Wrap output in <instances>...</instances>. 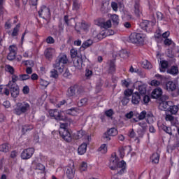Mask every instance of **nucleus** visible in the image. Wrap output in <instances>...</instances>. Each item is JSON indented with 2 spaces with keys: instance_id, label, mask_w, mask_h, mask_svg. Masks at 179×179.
Wrapping results in <instances>:
<instances>
[{
  "instance_id": "nucleus-53",
  "label": "nucleus",
  "mask_w": 179,
  "mask_h": 179,
  "mask_svg": "<svg viewBox=\"0 0 179 179\" xmlns=\"http://www.w3.org/2000/svg\"><path fill=\"white\" fill-rule=\"evenodd\" d=\"M138 125H139V127H141V128L143 129V132H145L146 131V128H148V125L146 124V122H138Z\"/></svg>"
},
{
  "instance_id": "nucleus-25",
  "label": "nucleus",
  "mask_w": 179,
  "mask_h": 179,
  "mask_svg": "<svg viewBox=\"0 0 179 179\" xmlns=\"http://www.w3.org/2000/svg\"><path fill=\"white\" fill-rule=\"evenodd\" d=\"M150 160L152 163H154L155 164H159V162L160 160V154L157 152L152 154V155L150 157Z\"/></svg>"
},
{
  "instance_id": "nucleus-34",
  "label": "nucleus",
  "mask_w": 179,
  "mask_h": 179,
  "mask_svg": "<svg viewBox=\"0 0 179 179\" xmlns=\"http://www.w3.org/2000/svg\"><path fill=\"white\" fill-rule=\"evenodd\" d=\"M33 128H34L33 125H30V124L24 125L22 126V132L24 135L26 132H29V131H31Z\"/></svg>"
},
{
  "instance_id": "nucleus-13",
  "label": "nucleus",
  "mask_w": 179,
  "mask_h": 179,
  "mask_svg": "<svg viewBox=\"0 0 179 179\" xmlns=\"http://www.w3.org/2000/svg\"><path fill=\"white\" fill-rule=\"evenodd\" d=\"M33 155H34V148H27L21 153V157L23 160H27L28 159H30Z\"/></svg>"
},
{
  "instance_id": "nucleus-37",
  "label": "nucleus",
  "mask_w": 179,
  "mask_h": 179,
  "mask_svg": "<svg viewBox=\"0 0 179 179\" xmlns=\"http://www.w3.org/2000/svg\"><path fill=\"white\" fill-rule=\"evenodd\" d=\"M142 66L145 69H152V64H150V62H149L148 60H145L142 62Z\"/></svg>"
},
{
  "instance_id": "nucleus-43",
  "label": "nucleus",
  "mask_w": 179,
  "mask_h": 179,
  "mask_svg": "<svg viewBox=\"0 0 179 179\" xmlns=\"http://www.w3.org/2000/svg\"><path fill=\"white\" fill-rule=\"evenodd\" d=\"M93 44V41L88 39L87 41L84 42L82 45L83 48H87Z\"/></svg>"
},
{
  "instance_id": "nucleus-61",
  "label": "nucleus",
  "mask_w": 179,
  "mask_h": 179,
  "mask_svg": "<svg viewBox=\"0 0 179 179\" xmlns=\"http://www.w3.org/2000/svg\"><path fill=\"white\" fill-rule=\"evenodd\" d=\"M146 117V110H143L138 115V120H145Z\"/></svg>"
},
{
  "instance_id": "nucleus-19",
  "label": "nucleus",
  "mask_w": 179,
  "mask_h": 179,
  "mask_svg": "<svg viewBox=\"0 0 179 179\" xmlns=\"http://www.w3.org/2000/svg\"><path fill=\"white\" fill-rule=\"evenodd\" d=\"M89 27L86 22H81L78 24H76L75 30H76L77 33H80V30H83L86 31V29Z\"/></svg>"
},
{
  "instance_id": "nucleus-27",
  "label": "nucleus",
  "mask_w": 179,
  "mask_h": 179,
  "mask_svg": "<svg viewBox=\"0 0 179 179\" xmlns=\"http://www.w3.org/2000/svg\"><path fill=\"white\" fill-rule=\"evenodd\" d=\"M150 26V22L148 20H143L142 22L140 23V27L143 30H145V31H148V29H149V27Z\"/></svg>"
},
{
  "instance_id": "nucleus-44",
  "label": "nucleus",
  "mask_w": 179,
  "mask_h": 179,
  "mask_svg": "<svg viewBox=\"0 0 179 179\" xmlns=\"http://www.w3.org/2000/svg\"><path fill=\"white\" fill-rule=\"evenodd\" d=\"M141 97H143L142 103L143 104H148V103L150 101V96L146 95V94L144 95H141Z\"/></svg>"
},
{
  "instance_id": "nucleus-21",
  "label": "nucleus",
  "mask_w": 179,
  "mask_h": 179,
  "mask_svg": "<svg viewBox=\"0 0 179 179\" xmlns=\"http://www.w3.org/2000/svg\"><path fill=\"white\" fill-rule=\"evenodd\" d=\"M132 94L131 103L133 104H139L141 100V96L139 94V92H135Z\"/></svg>"
},
{
  "instance_id": "nucleus-55",
  "label": "nucleus",
  "mask_w": 179,
  "mask_h": 179,
  "mask_svg": "<svg viewBox=\"0 0 179 179\" xmlns=\"http://www.w3.org/2000/svg\"><path fill=\"white\" fill-rule=\"evenodd\" d=\"M104 31L106 37L108 36H113L114 35V33H115L114 30L113 29H106L104 30Z\"/></svg>"
},
{
  "instance_id": "nucleus-46",
  "label": "nucleus",
  "mask_w": 179,
  "mask_h": 179,
  "mask_svg": "<svg viewBox=\"0 0 179 179\" xmlns=\"http://www.w3.org/2000/svg\"><path fill=\"white\" fill-rule=\"evenodd\" d=\"M24 64L26 66H27V68H31L34 66V62H33V60H27L24 62Z\"/></svg>"
},
{
  "instance_id": "nucleus-14",
  "label": "nucleus",
  "mask_w": 179,
  "mask_h": 179,
  "mask_svg": "<svg viewBox=\"0 0 179 179\" xmlns=\"http://www.w3.org/2000/svg\"><path fill=\"white\" fill-rule=\"evenodd\" d=\"M133 10L136 17H141L142 16V7H141L139 0H135Z\"/></svg>"
},
{
  "instance_id": "nucleus-31",
  "label": "nucleus",
  "mask_w": 179,
  "mask_h": 179,
  "mask_svg": "<svg viewBox=\"0 0 179 179\" xmlns=\"http://www.w3.org/2000/svg\"><path fill=\"white\" fill-rule=\"evenodd\" d=\"M110 19L113 22V26L117 27L120 23V19L118 18V15L115 14L111 15Z\"/></svg>"
},
{
  "instance_id": "nucleus-45",
  "label": "nucleus",
  "mask_w": 179,
  "mask_h": 179,
  "mask_svg": "<svg viewBox=\"0 0 179 179\" xmlns=\"http://www.w3.org/2000/svg\"><path fill=\"white\" fill-rule=\"evenodd\" d=\"M99 152H101V153H107V145L102 144L100 148L98 149Z\"/></svg>"
},
{
  "instance_id": "nucleus-50",
  "label": "nucleus",
  "mask_w": 179,
  "mask_h": 179,
  "mask_svg": "<svg viewBox=\"0 0 179 179\" xmlns=\"http://www.w3.org/2000/svg\"><path fill=\"white\" fill-rule=\"evenodd\" d=\"M74 138L76 139H80L81 138H83V132L82 131H77V133L74 134Z\"/></svg>"
},
{
  "instance_id": "nucleus-3",
  "label": "nucleus",
  "mask_w": 179,
  "mask_h": 179,
  "mask_svg": "<svg viewBox=\"0 0 179 179\" xmlns=\"http://www.w3.org/2000/svg\"><path fill=\"white\" fill-rule=\"evenodd\" d=\"M29 110L30 103L26 101L18 102L14 106L13 113L15 114V115H22V114H26Z\"/></svg>"
},
{
  "instance_id": "nucleus-28",
  "label": "nucleus",
  "mask_w": 179,
  "mask_h": 179,
  "mask_svg": "<svg viewBox=\"0 0 179 179\" xmlns=\"http://www.w3.org/2000/svg\"><path fill=\"white\" fill-rule=\"evenodd\" d=\"M167 72L171 75H178V67L177 66H173L167 70Z\"/></svg>"
},
{
  "instance_id": "nucleus-58",
  "label": "nucleus",
  "mask_w": 179,
  "mask_h": 179,
  "mask_svg": "<svg viewBox=\"0 0 179 179\" xmlns=\"http://www.w3.org/2000/svg\"><path fill=\"white\" fill-rule=\"evenodd\" d=\"M80 171H86L87 170V164L86 162H83L80 167Z\"/></svg>"
},
{
  "instance_id": "nucleus-36",
  "label": "nucleus",
  "mask_w": 179,
  "mask_h": 179,
  "mask_svg": "<svg viewBox=\"0 0 179 179\" xmlns=\"http://www.w3.org/2000/svg\"><path fill=\"white\" fill-rule=\"evenodd\" d=\"M169 66V63L166 61L161 62V67L159 68L160 72H166V69H167Z\"/></svg>"
},
{
  "instance_id": "nucleus-62",
  "label": "nucleus",
  "mask_w": 179,
  "mask_h": 179,
  "mask_svg": "<svg viewBox=\"0 0 179 179\" xmlns=\"http://www.w3.org/2000/svg\"><path fill=\"white\" fill-rule=\"evenodd\" d=\"M87 103V98H83L80 101V103H78L80 107L83 106H86V103Z\"/></svg>"
},
{
  "instance_id": "nucleus-12",
  "label": "nucleus",
  "mask_w": 179,
  "mask_h": 179,
  "mask_svg": "<svg viewBox=\"0 0 179 179\" xmlns=\"http://www.w3.org/2000/svg\"><path fill=\"white\" fill-rule=\"evenodd\" d=\"M38 15L40 17H42L43 19H48L51 15L50 8L45 6H43L38 11Z\"/></svg>"
},
{
  "instance_id": "nucleus-11",
  "label": "nucleus",
  "mask_w": 179,
  "mask_h": 179,
  "mask_svg": "<svg viewBox=\"0 0 179 179\" xmlns=\"http://www.w3.org/2000/svg\"><path fill=\"white\" fill-rule=\"evenodd\" d=\"M59 134L60 136L66 141V142H71L72 141V136L71 135V132L68 129H62L59 130Z\"/></svg>"
},
{
  "instance_id": "nucleus-22",
  "label": "nucleus",
  "mask_w": 179,
  "mask_h": 179,
  "mask_svg": "<svg viewBox=\"0 0 179 179\" xmlns=\"http://www.w3.org/2000/svg\"><path fill=\"white\" fill-rule=\"evenodd\" d=\"M93 37H94V38H97L98 40H103V38H106L107 36L106 35L105 31H103L99 34H97L96 31H94Z\"/></svg>"
},
{
  "instance_id": "nucleus-5",
  "label": "nucleus",
  "mask_w": 179,
  "mask_h": 179,
  "mask_svg": "<svg viewBox=\"0 0 179 179\" xmlns=\"http://www.w3.org/2000/svg\"><path fill=\"white\" fill-rule=\"evenodd\" d=\"M165 89L167 92H174L172 94L173 97H177L179 94V90L177 84L173 81H168L166 83Z\"/></svg>"
},
{
  "instance_id": "nucleus-29",
  "label": "nucleus",
  "mask_w": 179,
  "mask_h": 179,
  "mask_svg": "<svg viewBox=\"0 0 179 179\" xmlns=\"http://www.w3.org/2000/svg\"><path fill=\"white\" fill-rule=\"evenodd\" d=\"M118 55L119 57H120V58H123V59H127V58L129 57V53H128V51L125 50H122L119 51Z\"/></svg>"
},
{
  "instance_id": "nucleus-26",
  "label": "nucleus",
  "mask_w": 179,
  "mask_h": 179,
  "mask_svg": "<svg viewBox=\"0 0 179 179\" xmlns=\"http://www.w3.org/2000/svg\"><path fill=\"white\" fill-rule=\"evenodd\" d=\"M100 26L101 29H106V30L107 29H110L112 26L111 20H108L107 21L101 22Z\"/></svg>"
},
{
  "instance_id": "nucleus-47",
  "label": "nucleus",
  "mask_w": 179,
  "mask_h": 179,
  "mask_svg": "<svg viewBox=\"0 0 179 179\" xmlns=\"http://www.w3.org/2000/svg\"><path fill=\"white\" fill-rule=\"evenodd\" d=\"M70 52H71V58H74L75 59V58H77L78 57H80V55H78V50H76L75 49H71Z\"/></svg>"
},
{
  "instance_id": "nucleus-48",
  "label": "nucleus",
  "mask_w": 179,
  "mask_h": 179,
  "mask_svg": "<svg viewBox=\"0 0 179 179\" xmlns=\"http://www.w3.org/2000/svg\"><path fill=\"white\" fill-rule=\"evenodd\" d=\"M111 136L108 134L107 132L105 133L103 136V142H108L109 141H111Z\"/></svg>"
},
{
  "instance_id": "nucleus-57",
  "label": "nucleus",
  "mask_w": 179,
  "mask_h": 179,
  "mask_svg": "<svg viewBox=\"0 0 179 179\" xmlns=\"http://www.w3.org/2000/svg\"><path fill=\"white\" fill-rule=\"evenodd\" d=\"M4 27L6 30H9V29L12 27V24H10V19H8L7 22H6L4 24Z\"/></svg>"
},
{
  "instance_id": "nucleus-38",
  "label": "nucleus",
  "mask_w": 179,
  "mask_h": 179,
  "mask_svg": "<svg viewBox=\"0 0 179 179\" xmlns=\"http://www.w3.org/2000/svg\"><path fill=\"white\" fill-rule=\"evenodd\" d=\"M138 91L140 94V96H143L145 94H146V86L145 85H140L138 86Z\"/></svg>"
},
{
  "instance_id": "nucleus-40",
  "label": "nucleus",
  "mask_w": 179,
  "mask_h": 179,
  "mask_svg": "<svg viewBox=\"0 0 179 179\" xmlns=\"http://www.w3.org/2000/svg\"><path fill=\"white\" fill-rule=\"evenodd\" d=\"M165 120L166 121H170L172 125L176 126V122H174V116L169 114L166 115Z\"/></svg>"
},
{
  "instance_id": "nucleus-17",
  "label": "nucleus",
  "mask_w": 179,
  "mask_h": 179,
  "mask_svg": "<svg viewBox=\"0 0 179 179\" xmlns=\"http://www.w3.org/2000/svg\"><path fill=\"white\" fill-rule=\"evenodd\" d=\"M171 104H173L172 101H166V99L164 98L161 99V102L159 103V108L164 111H169Z\"/></svg>"
},
{
  "instance_id": "nucleus-60",
  "label": "nucleus",
  "mask_w": 179,
  "mask_h": 179,
  "mask_svg": "<svg viewBox=\"0 0 179 179\" xmlns=\"http://www.w3.org/2000/svg\"><path fill=\"white\" fill-rule=\"evenodd\" d=\"M46 43H48V44H54L55 43V40L52 36H48L46 38Z\"/></svg>"
},
{
  "instance_id": "nucleus-7",
  "label": "nucleus",
  "mask_w": 179,
  "mask_h": 179,
  "mask_svg": "<svg viewBox=\"0 0 179 179\" xmlns=\"http://www.w3.org/2000/svg\"><path fill=\"white\" fill-rule=\"evenodd\" d=\"M129 41L133 44H143L145 39L143 38V35L138 33H133L129 36Z\"/></svg>"
},
{
  "instance_id": "nucleus-39",
  "label": "nucleus",
  "mask_w": 179,
  "mask_h": 179,
  "mask_svg": "<svg viewBox=\"0 0 179 179\" xmlns=\"http://www.w3.org/2000/svg\"><path fill=\"white\" fill-rule=\"evenodd\" d=\"M108 135H110L111 136H115L118 134V131L115 128H111L107 131Z\"/></svg>"
},
{
  "instance_id": "nucleus-32",
  "label": "nucleus",
  "mask_w": 179,
  "mask_h": 179,
  "mask_svg": "<svg viewBox=\"0 0 179 179\" xmlns=\"http://www.w3.org/2000/svg\"><path fill=\"white\" fill-rule=\"evenodd\" d=\"M10 149V147L8 143H4L0 145V152H4V153H6L9 152Z\"/></svg>"
},
{
  "instance_id": "nucleus-54",
  "label": "nucleus",
  "mask_w": 179,
  "mask_h": 179,
  "mask_svg": "<svg viewBox=\"0 0 179 179\" xmlns=\"http://www.w3.org/2000/svg\"><path fill=\"white\" fill-rule=\"evenodd\" d=\"M6 70L8 72H9L11 75H13L15 73V69L12 67L10 65L6 66Z\"/></svg>"
},
{
  "instance_id": "nucleus-56",
  "label": "nucleus",
  "mask_w": 179,
  "mask_h": 179,
  "mask_svg": "<svg viewBox=\"0 0 179 179\" xmlns=\"http://www.w3.org/2000/svg\"><path fill=\"white\" fill-rule=\"evenodd\" d=\"M20 80H27L30 79V76L28 74H20Z\"/></svg>"
},
{
  "instance_id": "nucleus-24",
  "label": "nucleus",
  "mask_w": 179,
  "mask_h": 179,
  "mask_svg": "<svg viewBox=\"0 0 179 179\" xmlns=\"http://www.w3.org/2000/svg\"><path fill=\"white\" fill-rule=\"evenodd\" d=\"M64 22L67 26H73L75 24V18H69L68 15H64Z\"/></svg>"
},
{
  "instance_id": "nucleus-23",
  "label": "nucleus",
  "mask_w": 179,
  "mask_h": 179,
  "mask_svg": "<svg viewBox=\"0 0 179 179\" xmlns=\"http://www.w3.org/2000/svg\"><path fill=\"white\" fill-rule=\"evenodd\" d=\"M86 150H87V144L86 143H83L78 147V155H85V153H86Z\"/></svg>"
},
{
  "instance_id": "nucleus-9",
  "label": "nucleus",
  "mask_w": 179,
  "mask_h": 179,
  "mask_svg": "<svg viewBox=\"0 0 179 179\" xmlns=\"http://www.w3.org/2000/svg\"><path fill=\"white\" fill-rule=\"evenodd\" d=\"M151 97L156 99H160L162 100V99H164V100H169L168 96H163V90L160 87H157L152 92Z\"/></svg>"
},
{
  "instance_id": "nucleus-59",
  "label": "nucleus",
  "mask_w": 179,
  "mask_h": 179,
  "mask_svg": "<svg viewBox=\"0 0 179 179\" xmlns=\"http://www.w3.org/2000/svg\"><path fill=\"white\" fill-rule=\"evenodd\" d=\"M2 3H3V0H0V17L3 16L4 9L3 6H2Z\"/></svg>"
},
{
  "instance_id": "nucleus-20",
  "label": "nucleus",
  "mask_w": 179,
  "mask_h": 179,
  "mask_svg": "<svg viewBox=\"0 0 179 179\" xmlns=\"http://www.w3.org/2000/svg\"><path fill=\"white\" fill-rule=\"evenodd\" d=\"M44 54L47 59H52V57H54V54H55V49L48 48L45 50Z\"/></svg>"
},
{
  "instance_id": "nucleus-64",
  "label": "nucleus",
  "mask_w": 179,
  "mask_h": 179,
  "mask_svg": "<svg viewBox=\"0 0 179 179\" xmlns=\"http://www.w3.org/2000/svg\"><path fill=\"white\" fill-rule=\"evenodd\" d=\"M40 85H41V86H43V87H47V86H48V82H47L45 80L41 79Z\"/></svg>"
},
{
  "instance_id": "nucleus-15",
  "label": "nucleus",
  "mask_w": 179,
  "mask_h": 179,
  "mask_svg": "<svg viewBox=\"0 0 179 179\" xmlns=\"http://www.w3.org/2000/svg\"><path fill=\"white\" fill-rule=\"evenodd\" d=\"M132 90L127 89L124 92V97L122 99V103L123 106H127L129 103L130 97L132 96Z\"/></svg>"
},
{
  "instance_id": "nucleus-41",
  "label": "nucleus",
  "mask_w": 179,
  "mask_h": 179,
  "mask_svg": "<svg viewBox=\"0 0 179 179\" xmlns=\"http://www.w3.org/2000/svg\"><path fill=\"white\" fill-rule=\"evenodd\" d=\"M80 8V3H79V1H78V0H74L73 1V10H78Z\"/></svg>"
},
{
  "instance_id": "nucleus-2",
  "label": "nucleus",
  "mask_w": 179,
  "mask_h": 179,
  "mask_svg": "<svg viewBox=\"0 0 179 179\" xmlns=\"http://www.w3.org/2000/svg\"><path fill=\"white\" fill-rule=\"evenodd\" d=\"M109 167L110 170H117V174H124L127 169V163L124 160L119 162L117 155H112L110 159Z\"/></svg>"
},
{
  "instance_id": "nucleus-8",
  "label": "nucleus",
  "mask_w": 179,
  "mask_h": 179,
  "mask_svg": "<svg viewBox=\"0 0 179 179\" xmlns=\"http://www.w3.org/2000/svg\"><path fill=\"white\" fill-rule=\"evenodd\" d=\"M87 59V57H86L85 55L77 56V57L73 60L75 68H76V69H82V66H83V65L85 66V62H86Z\"/></svg>"
},
{
  "instance_id": "nucleus-6",
  "label": "nucleus",
  "mask_w": 179,
  "mask_h": 179,
  "mask_svg": "<svg viewBox=\"0 0 179 179\" xmlns=\"http://www.w3.org/2000/svg\"><path fill=\"white\" fill-rule=\"evenodd\" d=\"M64 112H59L57 109L50 110L49 115L51 118L56 120V121H65L66 117L64 116Z\"/></svg>"
},
{
  "instance_id": "nucleus-33",
  "label": "nucleus",
  "mask_w": 179,
  "mask_h": 179,
  "mask_svg": "<svg viewBox=\"0 0 179 179\" xmlns=\"http://www.w3.org/2000/svg\"><path fill=\"white\" fill-rule=\"evenodd\" d=\"M109 73H114L115 72V61L110 60L109 64Z\"/></svg>"
},
{
  "instance_id": "nucleus-1",
  "label": "nucleus",
  "mask_w": 179,
  "mask_h": 179,
  "mask_svg": "<svg viewBox=\"0 0 179 179\" xmlns=\"http://www.w3.org/2000/svg\"><path fill=\"white\" fill-rule=\"evenodd\" d=\"M65 64H68V57L66 55H59L55 61V63L53 64V71H51V78L57 79L58 78V71L59 73L64 72V66Z\"/></svg>"
},
{
  "instance_id": "nucleus-35",
  "label": "nucleus",
  "mask_w": 179,
  "mask_h": 179,
  "mask_svg": "<svg viewBox=\"0 0 179 179\" xmlns=\"http://www.w3.org/2000/svg\"><path fill=\"white\" fill-rule=\"evenodd\" d=\"M168 111H169L171 114L176 115V113H178V106L171 104L169 106V109L168 110Z\"/></svg>"
},
{
  "instance_id": "nucleus-30",
  "label": "nucleus",
  "mask_w": 179,
  "mask_h": 179,
  "mask_svg": "<svg viewBox=\"0 0 179 179\" xmlns=\"http://www.w3.org/2000/svg\"><path fill=\"white\" fill-rule=\"evenodd\" d=\"M160 128H161V129H162V131H164V132H166V134H168L171 136V135H173V131H171V127H167L164 124H162V125H161Z\"/></svg>"
},
{
  "instance_id": "nucleus-4",
  "label": "nucleus",
  "mask_w": 179,
  "mask_h": 179,
  "mask_svg": "<svg viewBox=\"0 0 179 179\" xmlns=\"http://www.w3.org/2000/svg\"><path fill=\"white\" fill-rule=\"evenodd\" d=\"M85 90L83 87L78 85H74L68 88L66 91L67 97H73L74 96H80L83 94Z\"/></svg>"
},
{
  "instance_id": "nucleus-42",
  "label": "nucleus",
  "mask_w": 179,
  "mask_h": 179,
  "mask_svg": "<svg viewBox=\"0 0 179 179\" xmlns=\"http://www.w3.org/2000/svg\"><path fill=\"white\" fill-rule=\"evenodd\" d=\"M20 27V25L17 24L16 27L13 29V33L11 34V36L13 37H16L17 34H19V29Z\"/></svg>"
},
{
  "instance_id": "nucleus-10",
  "label": "nucleus",
  "mask_w": 179,
  "mask_h": 179,
  "mask_svg": "<svg viewBox=\"0 0 179 179\" xmlns=\"http://www.w3.org/2000/svg\"><path fill=\"white\" fill-rule=\"evenodd\" d=\"M7 86H8L10 89V92L12 97H13L14 99H16V97L19 96V93H20L19 86H17V84L16 83L12 84V82L9 81Z\"/></svg>"
},
{
  "instance_id": "nucleus-52",
  "label": "nucleus",
  "mask_w": 179,
  "mask_h": 179,
  "mask_svg": "<svg viewBox=\"0 0 179 179\" xmlns=\"http://www.w3.org/2000/svg\"><path fill=\"white\" fill-rule=\"evenodd\" d=\"M52 33L56 37H59L62 34V31H60L58 29H53Z\"/></svg>"
},
{
  "instance_id": "nucleus-49",
  "label": "nucleus",
  "mask_w": 179,
  "mask_h": 179,
  "mask_svg": "<svg viewBox=\"0 0 179 179\" xmlns=\"http://www.w3.org/2000/svg\"><path fill=\"white\" fill-rule=\"evenodd\" d=\"M17 80H20V75L19 76H17L16 75H13L12 80L10 82H11V85H12L13 83H16V82H17Z\"/></svg>"
},
{
  "instance_id": "nucleus-18",
  "label": "nucleus",
  "mask_w": 179,
  "mask_h": 179,
  "mask_svg": "<svg viewBox=\"0 0 179 179\" xmlns=\"http://www.w3.org/2000/svg\"><path fill=\"white\" fill-rule=\"evenodd\" d=\"M8 50L10 52L7 56V59H8V61H13V59L16 58V47H15V45H10Z\"/></svg>"
},
{
  "instance_id": "nucleus-16",
  "label": "nucleus",
  "mask_w": 179,
  "mask_h": 179,
  "mask_svg": "<svg viewBox=\"0 0 179 179\" xmlns=\"http://www.w3.org/2000/svg\"><path fill=\"white\" fill-rule=\"evenodd\" d=\"M66 174L69 179H72L75 177V166L69 165L65 168Z\"/></svg>"
},
{
  "instance_id": "nucleus-51",
  "label": "nucleus",
  "mask_w": 179,
  "mask_h": 179,
  "mask_svg": "<svg viewBox=\"0 0 179 179\" xmlns=\"http://www.w3.org/2000/svg\"><path fill=\"white\" fill-rule=\"evenodd\" d=\"M75 113H76V108H71L66 110V114H69V115H73Z\"/></svg>"
},
{
  "instance_id": "nucleus-63",
  "label": "nucleus",
  "mask_w": 179,
  "mask_h": 179,
  "mask_svg": "<svg viewBox=\"0 0 179 179\" xmlns=\"http://www.w3.org/2000/svg\"><path fill=\"white\" fill-rule=\"evenodd\" d=\"M164 43L165 44V45H171V44L175 45L174 43H173V41H171V39H169V38H166L164 41Z\"/></svg>"
}]
</instances>
